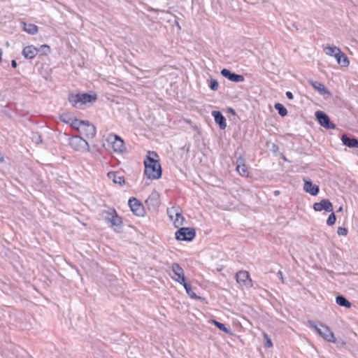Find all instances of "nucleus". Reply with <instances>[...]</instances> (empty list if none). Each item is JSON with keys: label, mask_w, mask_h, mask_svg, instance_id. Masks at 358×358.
I'll return each mask as SVG.
<instances>
[{"label": "nucleus", "mask_w": 358, "mask_h": 358, "mask_svg": "<svg viewBox=\"0 0 358 358\" xmlns=\"http://www.w3.org/2000/svg\"><path fill=\"white\" fill-rule=\"evenodd\" d=\"M148 154H149V155H152L157 156V153H156L155 152H154V151H152V152H150H150H148Z\"/></svg>", "instance_id": "45"}, {"label": "nucleus", "mask_w": 358, "mask_h": 358, "mask_svg": "<svg viewBox=\"0 0 358 358\" xmlns=\"http://www.w3.org/2000/svg\"><path fill=\"white\" fill-rule=\"evenodd\" d=\"M218 87H219V83H218L217 80L215 79H213V78H210V90L213 91H216V90H217Z\"/></svg>", "instance_id": "38"}, {"label": "nucleus", "mask_w": 358, "mask_h": 358, "mask_svg": "<svg viewBox=\"0 0 358 358\" xmlns=\"http://www.w3.org/2000/svg\"><path fill=\"white\" fill-rule=\"evenodd\" d=\"M278 277L281 280L282 282H284L283 273L281 271H279L277 273Z\"/></svg>", "instance_id": "42"}, {"label": "nucleus", "mask_w": 358, "mask_h": 358, "mask_svg": "<svg viewBox=\"0 0 358 358\" xmlns=\"http://www.w3.org/2000/svg\"><path fill=\"white\" fill-rule=\"evenodd\" d=\"M319 124L325 129H334L336 126L331 122L329 117L323 111L317 110L315 114Z\"/></svg>", "instance_id": "6"}, {"label": "nucleus", "mask_w": 358, "mask_h": 358, "mask_svg": "<svg viewBox=\"0 0 358 358\" xmlns=\"http://www.w3.org/2000/svg\"><path fill=\"white\" fill-rule=\"evenodd\" d=\"M38 52H41L43 55H48L50 52V48L48 45H42L40 48L38 49Z\"/></svg>", "instance_id": "39"}, {"label": "nucleus", "mask_w": 358, "mask_h": 358, "mask_svg": "<svg viewBox=\"0 0 358 358\" xmlns=\"http://www.w3.org/2000/svg\"><path fill=\"white\" fill-rule=\"evenodd\" d=\"M111 210L115 209L112 208H108L107 210H104L102 212V216L107 223L109 222L110 217L113 215L112 212H110Z\"/></svg>", "instance_id": "33"}, {"label": "nucleus", "mask_w": 358, "mask_h": 358, "mask_svg": "<svg viewBox=\"0 0 358 358\" xmlns=\"http://www.w3.org/2000/svg\"><path fill=\"white\" fill-rule=\"evenodd\" d=\"M342 210H343V207L340 206L338 211H342Z\"/></svg>", "instance_id": "48"}, {"label": "nucleus", "mask_w": 358, "mask_h": 358, "mask_svg": "<svg viewBox=\"0 0 358 358\" xmlns=\"http://www.w3.org/2000/svg\"><path fill=\"white\" fill-rule=\"evenodd\" d=\"M11 66L14 69H15L17 66V62L15 59L11 60Z\"/></svg>", "instance_id": "44"}, {"label": "nucleus", "mask_w": 358, "mask_h": 358, "mask_svg": "<svg viewBox=\"0 0 358 358\" xmlns=\"http://www.w3.org/2000/svg\"><path fill=\"white\" fill-rule=\"evenodd\" d=\"M180 285H182L185 289L186 290V292L187 295L192 298V299H199V297L196 294V293L192 290V286L190 284L186 282V280H184V282H180Z\"/></svg>", "instance_id": "23"}, {"label": "nucleus", "mask_w": 358, "mask_h": 358, "mask_svg": "<svg viewBox=\"0 0 358 358\" xmlns=\"http://www.w3.org/2000/svg\"><path fill=\"white\" fill-rule=\"evenodd\" d=\"M220 73L224 78L234 83H241L245 80V78L243 75L236 74L227 69H222Z\"/></svg>", "instance_id": "12"}, {"label": "nucleus", "mask_w": 358, "mask_h": 358, "mask_svg": "<svg viewBox=\"0 0 358 358\" xmlns=\"http://www.w3.org/2000/svg\"><path fill=\"white\" fill-rule=\"evenodd\" d=\"M182 213V210H180V211H179V215H176L175 216V217L173 218V220H172L173 222L174 226L176 228H179L180 227L183 225V223H184V221H185V217H183Z\"/></svg>", "instance_id": "26"}, {"label": "nucleus", "mask_w": 358, "mask_h": 358, "mask_svg": "<svg viewBox=\"0 0 358 358\" xmlns=\"http://www.w3.org/2000/svg\"><path fill=\"white\" fill-rule=\"evenodd\" d=\"M144 174L150 180H157L162 177V170L159 161L150 156L144 160Z\"/></svg>", "instance_id": "2"}, {"label": "nucleus", "mask_w": 358, "mask_h": 358, "mask_svg": "<svg viewBox=\"0 0 358 358\" xmlns=\"http://www.w3.org/2000/svg\"><path fill=\"white\" fill-rule=\"evenodd\" d=\"M85 120H80L78 119H71L70 126L73 128L76 129L78 132L81 129V126H83L85 124Z\"/></svg>", "instance_id": "28"}, {"label": "nucleus", "mask_w": 358, "mask_h": 358, "mask_svg": "<svg viewBox=\"0 0 358 358\" xmlns=\"http://www.w3.org/2000/svg\"><path fill=\"white\" fill-rule=\"evenodd\" d=\"M320 326L321 327V332H320V336L322 337L325 341L328 342H331L333 343H336V338L334 336V334L331 331L330 328L326 325L320 323Z\"/></svg>", "instance_id": "15"}, {"label": "nucleus", "mask_w": 358, "mask_h": 358, "mask_svg": "<svg viewBox=\"0 0 358 358\" xmlns=\"http://www.w3.org/2000/svg\"><path fill=\"white\" fill-rule=\"evenodd\" d=\"M331 213L329 215L327 220V224L329 226H332L335 224L336 220V217L335 215V213L332 211Z\"/></svg>", "instance_id": "36"}, {"label": "nucleus", "mask_w": 358, "mask_h": 358, "mask_svg": "<svg viewBox=\"0 0 358 358\" xmlns=\"http://www.w3.org/2000/svg\"><path fill=\"white\" fill-rule=\"evenodd\" d=\"M308 323L309 324V326L314 329L315 330V331L320 335V332H321V327L320 326V323L317 324L316 322L313 321V320H308Z\"/></svg>", "instance_id": "34"}, {"label": "nucleus", "mask_w": 358, "mask_h": 358, "mask_svg": "<svg viewBox=\"0 0 358 358\" xmlns=\"http://www.w3.org/2000/svg\"><path fill=\"white\" fill-rule=\"evenodd\" d=\"M336 302L338 306L345 308H350L352 306L351 303L343 295H338L336 297Z\"/></svg>", "instance_id": "24"}, {"label": "nucleus", "mask_w": 358, "mask_h": 358, "mask_svg": "<svg viewBox=\"0 0 358 358\" xmlns=\"http://www.w3.org/2000/svg\"><path fill=\"white\" fill-rule=\"evenodd\" d=\"M169 274L171 278L178 283L184 282L186 280L183 268L177 263L172 264L171 273Z\"/></svg>", "instance_id": "7"}, {"label": "nucleus", "mask_w": 358, "mask_h": 358, "mask_svg": "<svg viewBox=\"0 0 358 358\" xmlns=\"http://www.w3.org/2000/svg\"><path fill=\"white\" fill-rule=\"evenodd\" d=\"M229 110L230 111V113H232L233 114H235V110L233 109V108H229Z\"/></svg>", "instance_id": "47"}, {"label": "nucleus", "mask_w": 358, "mask_h": 358, "mask_svg": "<svg viewBox=\"0 0 358 358\" xmlns=\"http://www.w3.org/2000/svg\"><path fill=\"white\" fill-rule=\"evenodd\" d=\"M275 109L278 112L279 115L282 117H285L287 114V108L281 103H276L274 105Z\"/></svg>", "instance_id": "31"}, {"label": "nucleus", "mask_w": 358, "mask_h": 358, "mask_svg": "<svg viewBox=\"0 0 358 358\" xmlns=\"http://www.w3.org/2000/svg\"><path fill=\"white\" fill-rule=\"evenodd\" d=\"M341 49L337 48L336 46H327L324 48V52L331 57H335L337 52H339Z\"/></svg>", "instance_id": "29"}, {"label": "nucleus", "mask_w": 358, "mask_h": 358, "mask_svg": "<svg viewBox=\"0 0 358 358\" xmlns=\"http://www.w3.org/2000/svg\"><path fill=\"white\" fill-rule=\"evenodd\" d=\"M23 29L28 34H35L38 32V27L34 24H26L25 22H22Z\"/></svg>", "instance_id": "25"}, {"label": "nucleus", "mask_w": 358, "mask_h": 358, "mask_svg": "<svg viewBox=\"0 0 358 358\" xmlns=\"http://www.w3.org/2000/svg\"><path fill=\"white\" fill-rule=\"evenodd\" d=\"M195 236L196 231L192 227H180L175 233L176 238L183 241H191Z\"/></svg>", "instance_id": "4"}, {"label": "nucleus", "mask_w": 358, "mask_h": 358, "mask_svg": "<svg viewBox=\"0 0 358 358\" xmlns=\"http://www.w3.org/2000/svg\"><path fill=\"white\" fill-rule=\"evenodd\" d=\"M335 59L337 63L343 67H347L350 64V61L348 57L346 56L345 53H343L341 50L338 52L335 55Z\"/></svg>", "instance_id": "21"}, {"label": "nucleus", "mask_w": 358, "mask_h": 358, "mask_svg": "<svg viewBox=\"0 0 358 358\" xmlns=\"http://www.w3.org/2000/svg\"><path fill=\"white\" fill-rule=\"evenodd\" d=\"M286 94V96H287L289 99L292 100V99H294V95H293V94H292L291 92L287 91V92H286V94Z\"/></svg>", "instance_id": "43"}, {"label": "nucleus", "mask_w": 358, "mask_h": 358, "mask_svg": "<svg viewBox=\"0 0 358 358\" xmlns=\"http://www.w3.org/2000/svg\"><path fill=\"white\" fill-rule=\"evenodd\" d=\"M79 133L87 138H92L96 135V129L93 124L85 120V124L81 126V129Z\"/></svg>", "instance_id": "9"}, {"label": "nucleus", "mask_w": 358, "mask_h": 358, "mask_svg": "<svg viewBox=\"0 0 358 358\" xmlns=\"http://www.w3.org/2000/svg\"><path fill=\"white\" fill-rule=\"evenodd\" d=\"M38 52V50L34 45H28L24 48L22 54L27 59H33Z\"/></svg>", "instance_id": "22"}, {"label": "nucleus", "mask_w": 358, "mask_h": 358, "mask_svg": "<svg viewBox=\"0 0 358 358\" xmlns=\"http://www.w3.org/2000/svg\"><path fill=\"white\" fill-rule=\"evenodd\" d=\"M236 171L238 172V173L242 176H247L248 172V170L245 167V165L242 163V164H239L237 166H236Z\"/></svg>", "instance_id": "32"}, {"label": "nucleus", "mask_w": 358, "mask_h": 358, "mask_svg": "<svg viewBox=\"0 0 358 358\" xmlns=\"http://www.w3.org/2000/svg\"><path fill=\"white\" fill-rule=\"evenodd\" d=\"M213 323L215 324V326L218 328L220 330L231 335L232 332L230 329L226 327L225 324L223 323H221L218 321H216L215 320H213Z\"/></svg>", "instance_id": "30"}, {"label": "nucleus", "mask_w": 358, "mask_h": 358, "mask_svg": "<svg viewBox=\"0 0 358 358\" xmlns=\"http://www.w3.org/2000/svg\"><path fill=\"white\" fill-rule=\"evenodd\" d=\"M309 84L317 90L321 95L331 96V92L326 88L325 85L320 82L310 80L308 81Z\"/></svg>", "instance_id": "17"}, {"label": "nucleus", "mask_w": 358, "mask_h": 358, "mask_svg": "<svg viewBox=\"0 0 358 358\" xmlns=\"http://www.w3.org/2000/svg\"><path fill=\"white\" fill-rule=\"evenodd\" d=\"M212 115L214 117L215 122L217 124L221 129H224L227 127V122L224 116L219 110H214L212 112Z\"/></svg>", "instance_id": "18"}, {"label": "nucleus", "mask_w": 358, "mask_h": 358, "mask_svg": "<svg viewBox=\"0 0 358 358\" xmlns=\"http://www.w3.org/2000/svg\"><path fill=\"white\" fill-rule=\"evenodd\" d=\"M145 204L150 210H157L160 205L159 194L156 192H152L145 200Z\"/></svg>", "instance_id": "11"}, {"label": "nucleus", "mask_w": 358, "mask_h": 358, "mask_svg": "<svg viewBox=\"0 0 358 358\" xmlns=\"http://www.w3.org/2000/svg\"><path fill=\"white\" fill-rule=\"evenodd\" d=\"M236 279L238 284L241 287L250 288L252 286V280L248 271H240L236 275Z\"/></svg>", "instance_id": "8"}, {"label": "nucleus", "mask_w": 358, "mask_h": 358, "mask_svg": "<svg viewBox=\"0 0 358 358\" xmlns=\"http://www.w3.org/2000/svg\"><path fill=\"white\" fill-rule=\"evenodd\" d=\"M279 194H280V191L279 190L274 191V195L275 196H278Z\"/></svg>", "instance_id": "46"}, {"label": "nucleus", "mask_w": 358, "mask_h": 358, "mask_svg": "<svg viewBox=\"0 0 358 358\" xmlns=\"http://www.w3.org/2000/svg\"><path fill=\"white\" fill-rule=\"evenodd\" d=\"M313 209L318 212L325 210L328 213L334 210L331 202L327 199H323L320 202L315 203L313 204Z\"/></svg>", "instance_id": "13"}, {"label": "nucleus", "mask_w": 358, "mask_h": 358, "mask_svg": "<svg viewBox=\"0 0 358 358\" xmlns=\"http://www.w3.org/2000/svg\"><path fill=\"white\" fill-rule=\"evenodd\" d=\"M303 189L306 192L309 193L312 196H316L320 192V188L317 185L313 184L310 179H304Z\"/></svg>", "instance_id": "16"}, {"label": "nucleus", "mask_w": 358, "mask_h": 358, "mask_svg": "<svg viewBox=\"0 0 358 358\" xmlns=\"http://www.w3.org/2000/svg\"><path fill=\"white\" fill-rule=\"evenodd\" d=\"M264 346L267 348H271L273 346L272 341L269 337V336L266 333L263 334Z\"/></svg>", "instance_id": "35"}, {"label": "nucleus", "mask_w": 358, "mask_h": 358, "mask_svg": "<svg viewBox=\"0 0 358 358\" xmlns=\"http://www.w3.org/2000/svg\"><path fill=\"white\" fill-rule=\"evenodd\" d=\"M31 140L33 142L38 144V143H42V138H41V135L37 133V132H33L31 134Z\"/></svg>", "instance_id": "37"}, {"label": "nucleus", "mask_w": 358, "mask_h": 358, "mask_svg": "<svg viewBox=\"0 0 358 358\" xmlns=\"http://www.w3.org/2000/svg\"><path fill=\"white\" fill-rule=\"evenodd\" d=\"M107 176L115 184H118L122 186L125 182L124 177L121 176L118 172L110 171L108 173Z\"/></svg>", "instance_id": "20"}, {"label": "nucleus", "mask_w": 358, "mask_h": 358, "mask_svg": "<svg viewBox=\"0 0 358 358\" xmlns=\"http://www.w3.org/2000/svg\"><path fill=\"white\" fill-rule=\"evenodd\" d=\"M128 204L131 210L136 216H143L144 207L143 204L136 198L132 197L129 199Z\"/></svg>", "instance_id": "10"}, {"label": "nucleus", "mask_w": 358, "mask_h": 358, "mask_svg": "<svg viewBox=\"0 0 358 358\" xmlns=\"http://www.w3.org/2000/svg\"><path fill=\"white\" fill-rule=\"evenodd\" d=\"M338 236H346L348 234V229L345 227H339L337 229Z\"/></svg>", "instance_id": "40"}, {"label": "nucleus", "mask_w": 358, "mask_h": 358, "mask_svg": "<svg viewBox=\"0 0 358 358\" xmlns=\"http://www.w3.org/2000/svg\"><path fill=\"white\" fill-rule=\"evenodd\" d=\"M107 141L111 143L113 150L115 152L122 153L125 149L124 141L116 134H109Z\"/></svg>", "instance_id": "5"}, {"label": "nucleus", "mask_w": 358, "mask_h": 358, "mask_svg": "<svg viewBox=\"0 0 358 358\" xmlns=\"http://www.w3.org/2000/svg\"><path fill=\"white\" fill-rule=\"evenodd\" d=\"M60 120L64 123L70 124L71 118L69 117L67 115H62L60 116Z\"/></svg>", "instance_id": "41"}, {"label": "nucleus", "mask_w": 358, "mask_h": 358, "mask_svg": "<svg viewBox=\"0 0 358 358\" xmlns=\"http://www.w3.org/2000/svg\"><path fill=\"white\" fill-rule=\"evenodd\" d=\"M341 141L342 143L350 148H358V139L356 138H350L346 134H343L341 136Z\"/></svg>", "instance_id": "19"}, {"label": "nucleus", "mask_w": 358, "mask_h": 358, "mask_svg": "<svg viewBox=\"0 0 358 358\" xmlns=\"http://www.w3.org/2000/svg\"><path fill=\"white\" fill-rule=\"evenodd\" d=\"M97 99V95L95 93H69L68 101L72 107L78 109H83L87 103H92Z\"/></svg>", "instance_id": "1"}, {"label": "nucleus", "mask_w": 358, "mask_h": 358, "mask_svg": "<svg viewBox=\"0 0 358 358\" xmlns=\"http://www.w3.org/2000/svg\"><path fill=\"white\" fill-rule=\"evenodd\" d=\"M69 144L76 151L81 152L90 151L88 143L80 136H73L69 138Z\"/></svg>", "instance_id": "3"}, {"label": "nucleus", "mask_w": 358, "mask_h": 358, "mask_svg": "<svg viewBox=\"0 0 358 358\" xmlns=\"http://www.w3.org/2000/svg\"><path fill=\"white\" fill-rule=\"evenodd\" d=\"M181 208L179 206H172L171 208H167V214L169 217L172 221L176 215H179V211Z\"/></svg>", "instance_id": "27"}, {"label": "nucleus", "mask_w": 358, "mask_h": 358, "mask_svg": "<svg viewBox=\"0 0 358 358\" xmlns=\"http://www.w3.org/2000/svg\"><path fill=\"white\" fill-rule=\"evenodd\" d=\"M110 212H112L113 215L108 224H110V227H114L115 231L120 232L122 228V218L117 215L115 210H111Z\"/></svg>", "instance_id": "14"}]
</instances>
